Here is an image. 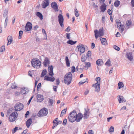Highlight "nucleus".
<instances>
[{
  "label": "nucleus",
  "mask_w": 134,
  "mask_h": 134,
  "mask_svg": "<svg viewBox=\"0 0 134 134\" xmlns=\"http://www.w3.org/2000/svg\"><path fill=\"white\" fill-rule=\"evenodd\" d=\"M106 5L104 3L100 7V9L102 12H103L106 9Z\"/></svg>",
  "instance_id": "23"
},
{
  "label": "nucleus",
  "mask_w": 134,
  "mask_h": 134,
  "mask_svg": "<svg viewBox=\"0 0 134 134\" xmlns=\"http://www.w3.org/2000/svg\"><path fill=\"white\" fill-rule=\"evenodd\" d=\"M89 115V113L87 110L84 113L83 115V118L84 119H86L88 118Z\"/></svg>",
  "instance_id": "25"
},
{
  "label": "nucleus",
  "mask_w": 134,
  "mask_h": 134,
  "mask_svg": "<svg viewBox=\"0 0 134 134\" xmlns=\"http://www.w3.org/2000/svg\"><path fill=\"white\" fill-rule=\"evenodd\" d=\"M48 113V109L44 108L40 110L38 113L37 115L38 117H43L46 116Z\"/></svg>",
  "instance_id": "4"
},
{
  "label": "nucleus",
  "mask_w": 134,
  "mask_h": 134,
  "mask_svg": "<svg viewBox=\"0 0 134 134\" xmlns=\"http://www.w3.org/2000/svg\"><path fill=\"white\" fill-rule=\"evenodd\" d=\"M100 39L102 44V45H106L108 44L106 38L101 37L100 38Z\"/></svg>",
  "instance_id": "18"
},
{
  "label": "nucleus",
  "mask_w": 134,
  "mask_h": 134,
  "mask_svg": "<svg viewBox=\"0 0 134 134\" xmlns=\"http://www.w3.org/2000/svg\"><path fill=\"white\" fill-rule=\"evenodd\" d=\"M18 116V114L16 112H13L9 116V120L11 122H13L17 118Z\"/></svg>",
  "instance_id": "6"
},
{
  "label": "nucleus",
  "mask_w": 134,
  "mask_h": 134,
  "mask_svg": "<svg viewBox=\"0 0 134 134\" xmlns=\"http://www.w3.org/2000/svg\"><path fill=\"white\" fill-rule=\"evenodd\" d=\"M41 83H38L37 87V90L38 91V89L40 88V87L41 86Z\"/></svg>",
  "instance_id": "55"
},
{
  "label": "nucleus",
  "mask_w": 134,
  "mask_h": 134,
  "mask_svg": "<svg viewBox=\"0 0 134 134\" xmlns=\"http://www.w3.org/2000/svg\"><path fill=\"white\" fill-rule=\"evenodd\" d=\"M67 109V108H66L62 111L60 114L61 117L62 116L65 114Z\"/></svg>",
  "instance_id": "35"
},
{
  "label": "nucleus",
  "mask_w": 134,
  "mask_h": 134,
  "mask_svg": "<svg viewBox=\"0 0 134 134\" xmlns=\"http://www.w3.org/2000/svg\"><path fill=\"white\" fill-rule=\"evenodd\" d=\"M49 102L52 105V104H53V100L51 99H49Z\"/></svg>",
  "instance_id": "57"
},
{
  "label": "nucleus",
  "mask_w": 134,
  "mask_h": 134,
  "mask_svg": "<svg viewBox=\"0 0 134 134\" xmlns=\"http://www.w3.org/2000/svg\"><path fill=\"white\" fill-rule=\"evenodd\" d=\"M57 85H58L59 84L60 81L59 79L58 78L56 79V80Z\"/></svg>",
  "instance_id": "53"
},
{
  "label": "nucleus",
  "mask_w": 134,
  "mask_h": 134,
  "mask_svg": "<svg viewBox=\"0 0 134 134\" xmlns=\"http://www.w3.org/2000/svg\"><path fill=\"white\" fill-rule=\"evenodd\" d=\"M25 30L27 31L31 30L32 28V24L30 22H27L25 26Z\"/></svg>",
  "instance_id": "11"
},
{
  "label": "nucleus",
  "mask_w": 134,
  "mask_h": 134,
  "mask_svg": "<svg viewBox=\"0 0 134 134\" xmlns=\"http://www.w3.org/2000/svg\"><path fill=\"white\" fill-rule=\"evenodd\" d=\"M95 80L97 82L93 84L92 86L95 87V91L97 92H98L100 90V78L99 77H97L95 79Z\"/></svg>",
  "instance_id": "2"
},
{
  "label": "nucleus",
  "mask_w": 134,
  "mask_h": 134,
  "mask_svg": "<svg viewBox=\"0 0 134 134\" xmlns=\"http://www.w3.org/2000/svg\"><path fill=\"white\" fill-rule=\"evenodd\" d=\"M85 81H81L79 83H81V84H83L87 82V78L85 77Z\"/></svg>",
  "instance_id": "47"
},
{
  "label": "nucleus",
  "mask_w": 134,
  "mask_h": 134,
  "mask_svg": "<svg viewBox=\"0 0 134 134\" xmlns=\"http://www.w3.org/2000/svg\"><path fill=\"white\" fill-rule=\"evenodd\" d=\"M124 86V85L122 82H119L118 83V87L119 89H120Z\"/></svg>",
  "instance_id": "31"
},
{
  "label": "nucleus",
  "mask_w": 134,
  "mask_h": 134,
  "mask_svg": "<svg viewBox=\"0 0 134 134\" xmlns=\"http://www.w3.org/2000/svg\"><path fill=\"white\" fill-rule=\"evenodd\" d=\"M103 63V61L101 59H98L97 60L96 63L98 66H100Z\"/></svg>",
  "instance_id": "24"
},
{
  "label": "nucleus",
  "mask_w": 134,
  "mask_h": 134,
  "mask_svg": "<svg viewBox=\"0 0 134 134\" xmlns=\"http://www.w3.org/2000/svg\"><path fill=\"white\" fill-rule=\"evenodd\" d=\"M38 25H36L34 27V30H36L37 28H38Z\"/></svg>",
  "instance_id": "63"
},
{
  "label": "nucleus",
  "mask_w": 134,
  "mask_h": 134,
  "mask_svg": "<svg viewBox=\"0 0 134 134\" xmlns=\"http://www.w3.org/2000/svg\"><path fill=\"white\" fill-rule=\"evenodd\" d=\"M89 92V91L88 90H86L84 93L85 95H86Z\"/></svg>",
  "instance_id": "62"
},
{
  "label": "nucleus",
  "mask_w": 134,
  "mask_h": 134,
  "mask_svg": "<svg viewBox=\"0 0 134 134\" xmlns=\"http://www.w3.org/2000/svg\"><path fill=\"white\" fill-rule=\"evenodd\" d=\"M32 121L31 118L29 119L26 122V126L27 128H29L32 123Z\"/></svg>",
  "instance_id": "19"
},
{
  "label": "nucleus",
  "mask_w": 134,
  "mask_h": 134,
  "mask_svg": "<svg viewBox=\"0 0 134 134\" xmlns=\"http://www.w3.org/2000/svg\"><path fill=\"white\" fill-rule=\"evenodd\" d=\"M120 31L121 32H122L124 30L125 26L124 25H122L119 27Z\"/></svg>",
  "instance_id": "33"
},
{
  "label": "nucleus",
  "mask_w": 134,
  "mask_h": 134,
  "mask_svg": "<svg viewBox=\"0 0 134 134\" xmlns=\"http://www.w3.org/2000/svg\"><path fill=\"white\" fill-rule=\"evenodd\" d=\"M7 22H8V17L7 16L6 19L5 20V23H4V26L5 28L6 27L7 24Z\"/></svg>",
  "instance_id": "46"
},
{
  "label": "nucleus",
  "mask_w": 134,
  "mask_h": 134,
  "mask_svg": "<svg viewBox=\"0 0 134 134\" xmlns=\"http://www.w3.org/2000/svg\"><path fill=\"white\" fill-rule=\"evenodd\" d=\"M120 4V2L118 0H116L115 1L114 4L115 7H118Z\"/></svg>",
  "instance_id": "28"
},
{
  "label": "nucleus",
  "mask_w": 134,
  "mask_h": 134,
  "mask_svg": "<svg viewBox=\"0 0 134 134\" xmlns=\"http://www.w3.org/2000/svg\"><path fill=\"white\" fill-rule=\"evenodd\" d=\"M72 78V75L71 72H70L68 74V85L70 83Z\"/></svg>",
  "instance_id": "13"
},
{
  "label": "nucleus",
  "mask_w": 134,
  "mask_h": 134,
  "mask_svg": "<svg viewBox=\"0 0 134 134\" xmlns=\"http://www.w3.org/2000/svg\"><path fill=\"white\" fill-rule=\"evenodd\" d=\"M132 24V21L131 20H127L126 23V26H129Z\"/></svg>",
  "instance_id": "30"
},
{
  "label": "nucleus",
  "mask_w": 134,
  "mask_h": 134,
  "mask_svg": "<svg viewBox=\"0 0 134 134\" xmlns=\"http://www.w3.org/2000/svg\"><path fill=\"white\" fill-rule=\"evenodd\" d=\"M64 82L66 84L67 83V74H66L64 78Z\"/></svg>",
  "instance_id": "40"
},
{
  "label": "nucleus",
  "mask_w": 134,
  "mask_h": 134,
  "mask_svg": "<svg viewBox=\"0 0 134 134\" xmlns=\"http://www.w3.org/2000/svg\"><path fill=\"white\" fill-rule=\"evenodd\" d=\"M8 11L7 9H5L4 10V12L3 14V16L4 17L6 16L8 14Z\"/></svg>",
  "instance_id": "38"
},
{
  "label": "nucleus",
  "mask_w": 134,
  "mask_h": 134,
  "mask_svg": "<svg viewBox=\"0 0 134 134\" xmlns=\"http://www.w3.org/2000/svg\"><path fill=\"white\" fill-rule=\"evenodd\" d=\"M23 107V105L20 103H18L15 105L14 109L15 111H17L22 110Z\"/></svg>",
  "instance_id": "7"
},
{
  "label": "nucleus",
  "mask_w": 134,
  "mask_h": 134,
  "mask_svg": "<svg viewBox=\"0 0 134 134\" xmlns=\"http://www.w3.org/2000/svg\"><path fill=\"white\" fill-rule=\"evenodd\" d=\"M109 132H113L114 131V128L113 126L110 127L109 130Z\"/></svg>",
  "instance_id": "43"
},
{
  "label": "nucleus",
  "mask_w": 134,
  "mask_h": 134,
  "mask_svg": "<svg viewBox=\"0 0 134 134\" xmlns=\"http://www.w3.org/2000/svg\"><path fill=\"white\" fill-rule=\"evenodd\" d=\"M32 66L35 68H38L40 66L41 64V61L37 58L33 59L31 62Z\"/></svg>",
  "instance_id": "3"
},
{
  "label": "nucleus",
  "mask_w": 134,
  "mask_h": 134,
  "mask_svg": "<svg viewBox=\"0 0 134 134\" xmlns=\"http://www.w3.org/2000/svg\"><path fill=\"white\" fill-rule=\"evenodd\" d=\"M36 15L40 18L41 20L43 19V15L40 12H37L36 13Z\"/></svg>",
  "instance_id": "26"
},
{
  "label": "nucleus",
  "mask_w": 134,
  "mask_h": 134,
  "mask_svg": "<svg viewBox=\"0 0 134 134\" xmlns=\"http://www.w3.org/2000/svg\"><path fill=\"white\" fill-rule=\"evenodd\" d=\"M30 113L29 112V111H27L26 114H25V116L26 118L27 116Z\"/></svg>",
  "instance_id": "61"
},
{
  "label": "nucleus",
  "mask_w": 134,
  "mask_h": 134,
  "mask_svg": "<svg viewBox=\"0 0 134 134\" xmlns=\"http://www.w3.org/2000/svg\"><path fill=\"white\" fill-rule=\"evenodd\" d=\"M108 13L110 15H112V13L110 9H108L107 11Z\"/></svg>",
  "instance_id": "56"
},
{
  "label": "nucleus",
  "mask_w": 134,
  "mask_h": 134,
  "mask_svg": "<svg viewBox=\"0 0 134 134\" xmlns=\"http://www.w3.org/2000/svg\"><path fill=\"white\" fill-rule=\"evenodd\" d=\"M37 102H41L43 100L44 98L42 95L38 94L37 96Z\"/></svg>",
  "instance_id": "16"
},
{
  "label": "nucleus",
  "mask_w": 134,
  "mask_h": 134,
  "mask_svg": "<svg viewBox=\"0 0 134 134\" xmlns=\"http://www.w3.org/2000/svg\"><path fill=\"white\" fill-rule=\"evenodd\" d=\"M7 40H8L7 45L10 44L13 41L12 37L11 36H8L7 38Z\"/></svg>",
  "instance_id": "21"
},
{
  "label": "nucleus",
  "mask_w": 134,
  "mask_h": 134,
  "mask_svg": "<svg viewBox=\"0 0 134 134\" xmlns=\"http://www.w3.org/2000/svg\"><path fill=\"white\" fill-rule=\"evenodd\" d=\"M47 72V71L46 69H44L43 70L42 73H41V77H43L44 75H46Z\"/></svg>",
  "instance_id": "29"
},
{
  "label": "nucleus",
  "mask_w": 134,
  "mask_h": 134,
  "mask_svg": "<svg viewBox=\"0 0 134 134\" xmlns=\"http://www.w3.org/2000/svg\"><path fill=\"white\" fill-rule=\"evenodd\" d=\"M110 61L109 59H108L105 63V65H106L109 66L110 64Z\"/></svg>",
  "instance_id": "49"
},
{
  "label": "nucleus",
  "mask_w": 134,
  "mask_h": 134,
  "mask_svg": "<svg viewBox=\"0 0 134 134\" xmlns=\"http://www.w3.org/2000/svg\"><path fill=\"white\" fill-rule=\"evenodd\" d=\"M83 117V116L82 114L79 113L77 114L76 111L74 110L70 113L68 118L69 121L71 122H73L75 121L79 122L82 119Z\"/></svg>",
  "instance_id": "1"
},
{
  "label": "nucleus",
  "mask_w": 134,
  "mask_h": 134,
  "mask_svg": "<svg viewBox=\"0 0 134 134\" xmlns=\"http://www.w3.org/2000/svg\"><path fill=\"white\" fill-rule=\"evenodd\" d=\"M20 94V93L19 92H16L15 93V94L16 96H19Z\"/></svg>",
  "instance_id": "58"
},
{
  "label": "nucleus",
  "mask_w": 134,
  "mask_h": 134,
  "mask_svg": "<svg viewBox=\"0 0 134 134\" xmlns=\"http://www.w3.org/2000/svg\"><path fill=\"white\" fill-rule=\"evenodd\" d=\"M85 66L86 67H90L91 66V63L89 62H85Z\"/></svg>",
  "instance_id": "39"
},
{
  "label": "nucleus",
  "mask_w": 134,
  "mask_h": 134,
  "mask_svg": "<svg viewBox=\"0 0 134 134\" xmlns=\"http://www.w3.org/2000/svg\"><path fill=\"white\" fill-rule=\"evenodd\" d=\"M132 53H130L127 54V58L128 59L130 60L131 61L133 59V57L132 56Z\"/></svg>",
  "instance_id": "27"
},
{
  "label": "nucleus",
  "mask_w": 134,
  "mask_h": 134,
  "mask_svg": "<svg viewBox=\"0 0 134 134\" xmlns=\"http://www.w3.org/2000/svg\"><path fill=\"white\" fill-rule=\"evenodd\" d=\"M42 32L44 34V39L45 40L47 39V35L46 32L45 31V30L43 29H42Z\"/></svg>",
  "instance_id": "32"
},
{
  "label": "nucleus",
  "mask_w": 134,
  "mask_h": 134,
  "mask_svg": "<svg viewBox=\"0 0 134 134\" xmlns=\"http://www.w3.org/2000/svg\"><path fill=\"white\" fill-rule=\"evenodd\" d=\"M91 55V52L90 51H88L87 53V56L89 57H90Z\"/></svg>",
  "instance_id": "50"
},
{
  "label": "nucleus",
  "mask_w": 134,
  "mask_h": 134,
  "mask_svg": "<svg viewBox=\"0 0 134 134\" xmlns=\"http://www.w3.org/2000/svg\"><path fill=\"white\" fill-rule=\"evenodd\" d=\"M126 107L125 106H124L122 107L120 109V110H124L126 109Z\"/></svg>",
  "instance_id": "59"
},
{
  "label": "nucleus",
  "mask_w": 134,
  "mask_h": 134,
  "mask_svg": "<svg viewBox=\"0 0 134 134\" xmlns=\"http://www.w3.org/2000/svg\"><path fill=\"white\" fill-rule=\"evenodd\" d=\"M78 51H79L81 53H84L85 51V48L83 46V45L81 44H79L77 46Z\"/></svg>",
  "instance_id": "9"
},
{
  "label": "nucleus",
  "mask_w": 134,
  "mask_h": 134,
  "mask_svg": "<svg viewBox=\"0 0 134 134\" xmlns=\"http://www.w3.org/2000/svg\"><path fill=\"white\" fill-rule=\"evenodd\" d=\"M58 21L60 25L62 27H63L64 25L63 24L64 21V18L62 14H59L58 17Z\"/></svg>",
  "instance_id": "8"
},
{
  "label": "nucleus",
  "mask_w": 134,
  "mask_h": 134,
  "mask_svg": "<svg viewBox=\"0 0 134 134\" xmlns=\"http://www.w3.org/2000/svg\"><path fill=\"white\" fill-rule=\"evenodd\" d=\"M52 7L54 9L55 12L58 11L59 10L58 5L57 3L53 2L51 4Z\"/></svg>",
  "instance_id": "10"
},
{
  "label": "nucleus",
  "mask_w": 134,
  "mask_h": 134,
  "mask_svg": "<svg viewBox=\"0 0 134 134\" xmlns=\"http://www.w3.org/2000/svg\"><path fill=\"white\" fill-rule=\"evenodd\" d=\"M39 78L38 77H36V79L35 82V87L37 84L39 80Z\"/></svg>",
  "instance_id": "41"
},
{
  "label": "nucleus",
  "mask_w": 134,
  "mask_h": 134,
  "mask_svg": "<svg viewBox=\"0 0 134 134\" xmlns=\"http://www.w3.org/2000/svg\"><path fill=\"white\" fill-rule=\"evenodd\" d=\"M118 97L119 98L118 99V100L119 103H122L125 102L126 100H125L124 98L122 96H118Z\"/></svg>",
  "instance_id": "20"
},
{
  "label": "nucleus",
  "mask_w": 134,
  "mask_h": 134,
  "mask_svg": "<svg viewBox=\"0 0 134 134\" xmlns=\"http://www.w3.org/2000/svg\"><path fill=\"white\" fill-rule=\"evenodd\" d=\"M71 72L72 73H74L75 70V67L73 66L71 68Z\"/></svg>",
  "instance_id": "42"
},
{
  "label": "nucleus",
  "mask_w": 134,
  "mask_h": 134,
  "mask_svg": "<svg viewBox=\"0 0 134 134\" xmlns=\"http://www.w3.org/2000/svg\"><path fill=\"white\" fill-rule=\"evenodd\" d=\"M76 42V41H73L72 40H70L68 41V43L71 45L74 44Z\"/></svg>",
  "instance_id": "36"
},
{
  "label": "nucleus",
  "mask_w": 134,
  "mask_h": 134,
  "mask_svg": "<svg viewBox=\"0 0 134 134\" xmlns=\"http://www.w3.org/2000/svg\"><path fill=\"white\" fill-rule=\"evenodd\" d=\"M48 71L49 72V75L52 76L54 75L53 72V68L52 65H51L50 66L48 67Z\"/></svg>",
  "instance_id": "12"
},
{
  "label": "nucleus",
  "mask_w": 134,
  "mask_h": 134,
  "mask_svg": "<svg viewBox=\"0 0 134 134\" xmlns=\"http://www.w3.org/2000/svg\"><path fill=\"white\" fill-rule=\"evenodd\" d=\"M94 32L95 36L96 39L98 37L103 35L104 32L103 28L100 29L99 30H95L94 31Z\"/></svg>",
  "instance_id": "5"
},
{
  "label": "nucleus",
  "mask_w": 134,
  "mask_h": 134,
  "mask_svg": "<svg viewBox=\"0 0 134 134\" xmlns=\"http://www.w3.org/2000/svg\"><path fill=\"white\" fill-rule=\"evenodd\" d=\"M116 23L117 27L118 28L121 25V22L119 20L118 21V22H117Z\"/></svg>",
  "instance_id": "48"
},
{
  "label": "nucleus",
  "mask_w": 134,
  "mask_h": 134,
  "mask_svg": "<svg viewBox=\"0 0 134 134\" xmlns=\"http://www.w3.org/2000/svg\"><path fill=\"white\" fill-rule=\"evenodd\" d=\"M67 121V120L66 119H65L63 121V125H66V123Z\"/></svg>",
  "instance_id": "54"
},
{
  "label": "nucleus",
  "mask_w": 134,
  "mask_h": 134,
  "mask_svg": "<svg viewBox=\"0 0 134 134\" xmlns=\"http://www.w3.org/2000/svg\"><path fill=\"white\" fill-rule=\"evenodd\" d=\"M5 47L4 46H3L1 47V49H0V52H2L5 51Z\"/></svg>",
  "instance_id": "44"
},
{
  "label": "nucleus",
  "mask_w": 134,
  "mask_h": 134,
  "mask_svg": "<svg viewBox=\"0 0 134 134\" xmlns=\"http://www.w3.org/2000/svg\"><path fill=\"white\" fill-rule=\"evenodd\" d=\"M18 127H15L14 129L12 131V133H14L16 131L18 130Z\"/></svg>",
  "instance_id": "51"
},
{
  "label": "nucleus",
  "mask_w": 134,
  "mask_h": 134,
  "mask_svg": "<svg viewBox=\"0 0 134 134\" xmlns=\"http://www.w3.org/2000/svg\"><path fill=\"white\" fill-rule=\"evenodd\" d=\"M44 66L46 67L47 65H49L50 64V62L49 59L47 57H46L43 62Z\"/></svg>",
  "instance_id": "17"
},
{
  "label": "nucleus",
  "mask_w": 134,
  "mask_h": 134,
  "mask_svg": "<svg viewBox=\"0 0 134 134\" xmlns=\"http://www.w3.org/2000/svg\"><path fill=\"white\" fill-rule=\"evenodd\" d=\"M113 47L115 49L118 51H119L120 50L119 47L116 45H114L113 46Z\"/></svg>",
  "instance_id": "45"
},
{
  "label": "nucleus",
  "mask_w": 134,
  "mask_h": 134,
  "mask_svg": "<svg viewBox=\"0 0 134 134\" xmlns=\"http://www.w3.org/2000/svg\"><path fill=\"white\" fill-rule=\"evenodd\" d=\"M87 59V57L85 55H83L81 57V61L82 62H85Z\"/></svg>",
  "instance_id": "34"
},
{
  "label": "nucleus",
  "mask_w": 134,
  "mask_h": 134,
  "mask_svg": "<svg viewBox=\"0 0 134 134\" xmlns=\"http://www.w3.org/2000/svg\"><path fill=\"white\" fill-rule=\"evenodd\" d=\"M17 87L16 86H14V85L13 84V85L12 86L11 88L12 89H15Z\"/></svg>",
  "instance_id": "60"
},
{
  "label": "nucleus",
  "mask_w": 134,
  "mask_h": 134,
  "mask_svg": "<svg viewBox=\"0 0 134 134\" xmlns=\"http://www.w3.org/2000/svg\"><path fill=\"white\" fill-rule=\"evenodd\" d=\"M49 2L48 0H44L42 6L43 8H44L47 7L49 5Z\"/></svg>",
  "instance_id": "15"
},
{
  "label": "nucleus",
  "mask_w": 134,
  "mask_h": 134,
  "mask_svg": "<svg viewBox=\"0 0 134 134\" xmlns=\"http://www.w3.org/2000/svg\"><path fill=\"white\" fill-rule=\"evenodd\" d=\"M44 79L47 81L53 82L55 80V78L53 77H51L48 76H45L44 77Z\"/></svg>",
  "instance_id": "14"
},
{
  "label": "nucleus",
  "mask_w": 134,
  "mask_h": 134,
  "mask_svg": "<svg viewBox=\"0 0 134 134\" xmlns=\"http://www.w3.org/2000/svg\"><path fill=\"white\" fill-rule=\"evenodd\" d=\"M29 91L26 88H21V92L23 94H26Z\"/></svg>",
  "instance_id": "22"
},
{
  "label": "nucleus",
  "mask_w": 134,
  "mask_h": 134,
  "mask_svg": "<svg viewBox=\"0 0 134 134\" xmlns=\"http://www.w3.org/2000/svg\"><path fill=\"white\" fill-rule=\"evenodd\" d=\"M23 32L22 31L20 30L19 31V38L21 39V36L23 35Z\"/></svg>",
  "instance_id": "37"
},
{
  "label": "nucleus",
  "mask_w": 134,
  "mask_h": 134,
  "mask_svg": "<svg viewBox=\"0 0 134 134\" xmlns=\"http://www.w3.org/2000/svg\"><path fill=\"white\" fill-rule=\"evenodd\" d=\"M131 3L132 6L134 7V0H132Z\"/></svg>",
  "instance_id": "64"
},
{
  "label": "nucleus",
  "mask_w": 134,
  "mask_h": 134,
  "mask_svg": "<svg viewBox=\"0 0 134 134\" xmlns=\"http://www.w3.org/2000/svg\"><path fill=\"white\" fill-rule=\"evenodd\" d=\"M88 134H94V132L92 130H90L88 131Z\"/></svg>",
  "instance_id": "52"
}]
</instances>
